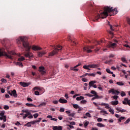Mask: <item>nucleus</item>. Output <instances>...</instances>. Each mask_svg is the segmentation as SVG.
<instances>
[{
  "label": "nucleus",
  "instance_id": "39",
  "mask_svg": "<svg viewBox=\"0 0 130 130\" xmlns=\"http://www.w3.org/2000/svg\"><path fill=\"white\" fill-rule=\"evenodd\" d=\"M5 113H6V112H5V111H3L1 112L0 113V116H5Z\"/></svg>",
  "mask_w": 130,
  "mask_h": 130
},
{
  "label": "nucleus",
  "instance_id": "44",
  "mask_svg": "<svg viewBox=\"0 0 130 130\" xmlns=\"http://www.w3.org/2000/svg\"><path fill=\"white\" fill-rule=\"evenodd\" d=\"M90 93L91 94H93V95H96V94H97V92H96L95 90H91Z\"/></svg>",
  "mask_w": 130,
  "mask_h": 130
},
{
  "label": "nucleus",
  "instance_id": "32",
  "mask_svg": "<svg viewBox=\"0 0 130 130\" xmlns=\"http://www.w3.org/2000/svg\"><path fill=\"white\" fill-rule=\"evenodd\" d=\"M84 127H86L87 126H88V124H89V121H86L85 122H84Z\"/></svg>",
  "mask_w": 130,
  "mask_h": 130
},
{
  "label": "nucleus",
  "instance_id": "10",
  "mask_svg": "<svg viewBox=\"0 0 130 130\" xmlns=\"http://www.w3.org/2000/svg\"><path fill=\"white\" fill-rule=\"evenodd\" d=\"M67 41H70L72 43V45H77V43L75 42V41L73 40L72 37L69 36L67 39Z\"/></svg>",
  "mask_w": 130,
  "mask_h": 130
},
{
  "label": "nucleus",
  "instance_id": "46",
  "mask_svg": "<svg viewBox=\"0 0 130 130\" xmlns=\"http://www.w3.org/2000/svg\"><path fill=\"white\" fill-rule=\"evenodd\" d=\"M4 108V109H5V110H8V109H9L10 107H9V106L5 105Z\"/></svg>",
  "mask_w": 130,
  "mask_h": 130
},
{
  "label": "nucleus",
  "instance_id": "52",
  "mask_svg": "<svg viewBox=\"0 0 130 130\" xmlns=\"http://www.w3.org/2000/svg\"><path fill=\"white\" fill-rule=\"evenodd\" d=\"M38 113H36L34 114V118H37L38 117Z\"/></svg>",
  "mask_w": 130,
  "mask_h": 130
},
{
  "label": "nucleus",
  "instance_id": "9",
  "mask_svg": "<svg viewBox=\"0 0 130 130\" xmlns=\"http://www.w3.org/2000/svg\"><path fill=\"white\" fill-rule=\"evenodd\" d=\"M116 46V43H111L110 42L109 44L107 45V47L108 48H114Z\"/></svg>",
  "mask_w": 130,
  "mask_h": 130
},
{
  "label": "nucleus",
  "instance_id": "40",
  "mask_svg": "<svg viewBox=\"0 0 130 130\" xmlns=\"http://www.w3.org/2000/svg\"><path fill=\"white\" fill-rule=\"evenodd\" d=\"M35 94H36L37 96H39L40 95V93L38 91H35Z\"/></svg>",
  "mask_w": 130,
  "mask_h": 130
},
{
  "label": "nucleus",
  "instance_id": "37",
  "mask_svg": "<svg viewBox=\"0 0 130 130\" xmlns=\"http://www.w3.org/2000/svg\"><path fill=\"white\" fill-rule=\"evenodd\" d=\"M111 61H112V59H110L109 60L106 61L105 62V63H106V64H107V63L109 64V63H110V62H111Z\"/></svg>",
  "mask_w": 130,
  "mask_h": 130
},
{
  "label": "nucleus",
  "instance_id": "63",
  "mask_svg": "<svg viewBox=\"0 0 130 130\" xmlns=\"http://www.w3.org/2000/svg\"><path fill=\"white\" fill-rule=\"evenodd\" d=\"M15 124V125H21V123L19 121L16 122V123Z\"/></svg>",
  "mask_w": 130,
  "mask_h": 130
},
{
  "label": "nucleus",
  "instance_id": "45",
  "mask_svg": "<svg viewBox=\"0 0 130 130\" xmlns=\"http://www.w3.org/2000/svg\"><path fill=\"white\" fill-rule=\"evenodd\" d=\"M59 111L60 112H64V108H60Z\"/></svg>",
  "mask_w": 130,
  "mask_h": 130
},
{
  "label": "nucleus",
  "instance_id": "54",
  "mask_svg": "<svg viewBox=\"0 0 130 130\" xmlns=\"http://www.w3.org/2000/svg\"><path fill=\"white\" fill-rule=\"evenodd\" d=\"M57 130H62V127L60 126H57Z\"/></svg>",
  "mask_w": 130,
  "mask_h": 130
},
{
  "label": "nucleus",
  "instance_id": "55",
  "mask_svg": "<svg viewBox=\"0 0 130 130\" xmlns=\"http://www.w3.org/2000/svg\"><path fill=\"white\" fill-rule=\"evenodd\" d=\"M108 32L109 34H110V35H111V36H113V33L112 31L108 30Z\"/></svg>",
  "mask_w": 130,
  "mask_h": 130
},
{
  "label": "nucleus",
  "instance_id": "4",
  "mask_svg": "<svg viewBox=\"0 0 130 130\" xmlns=\"http://www.w3.org/2000/svg\"><path fill=\"white\" fill-rule=\"evenodd\" d=\"M61 49H62V47L57 46L54 50L49 53V56H53V55H55V54H56L59 50H61Z\"/></svg>",
  "mask_w": 130,
  "mask_h": 130
},
{
  "label": "nucleus",
  "instance_id": "43",
  "mask_svg": "<svg viewBox=\"0 0 130 130\" xmlns=\"http://www.w3.org/2000/svg\"><path fill=\"white\" fill-rule=\"evenodd\" d=\"M1 81L2 82V83H7L8 82L6 79H5L4 78L1 79Z\"/></svg>",
  "mask_w": 130,
  "mask_h": 130
},
{
  "label": "nucleus",
  "instance_id": "14",
  "mask_svg": "<svg viewBox=\"0 0 130 130\" xmlns=\"http://www.w3.org/2000/svg\"><path fill=\"white\" fill-rule=\"evenodd\" d=\"M42 49V48H41V47H39L38 46L34 45L32 47V50H35V51H36L37 50H41Z\"/></svg>",
  "mask_w": 130,
  "mask_h": 130
},
{
  "label": "nucleus",
  "instance_id": "26",
  "mask_svg": "<svg viewBox=\"0 0 130 130\" xmlns=\"http://www.w3.org/2000/svg\"><path fill=\"white\" fill-rule=\"evenodd\" d=\"M18 61H23V60H25V57L21 56L20 58L18 59Z\"/></svg>",
  "mask_w": 130,
  "mask_h": 130
},
{
  "label": "nucleus",
  "instance_id": "58",
  "mask_svg": "<svg viewBox=\"0 0 130 130\" xmlns=\"http://www.w3.org/2000/svg\"><path fill=\"white\" fill-rule=\"evenodd\" d=\"M97 120L98 122H101V121H102V118H98Z\"/></svg>",
  "mask_w": 130,
  "mask_h": 130
},
{
  "label": "nucleus",
  "instance_id": "27",
  "mask_svg": "<svg viewBox=\"0 0 130 130\" xmlns=\"http://www.w3.org/2000/svg\"><path fill=\"white\" fill-rule=\"evenodd\" d=\"M73 106L74 108H75V109H78L80 107V106H79L78 104H73Z\"/></svg>",
  "mask_w": 130,
  "mask_h": 130
},
{
  "label": "nucleus",
  "instance_id": "36",
  "mask_svg": "<svg viewBox=\"0 0 130 130\" xmlns=\"http://www.w3.org/2000/svg\"><path fill=\"white\" fill-rule=\"evenodd\" d=\"M3 120L4 122H6L7 121V116H3Z\"/></svg>",
  "mask_w": 130,
  "mask_h": 130
},
{
  "label": "nucleus",
  "instance_id": "42",
  "mask_svg": "<svg viewBox=\"0 0 130 130\" xmlns=\"http://www.w3.org/2000/svg\"><path fill=\"white\" fill-rule=\"evenodd\" d=\"M112 98H113V99H114L115 100H117V99L118 98V96L114 95V96H112Z\"/></svg>",
  "mask_w": 130,
  "mask_h": 130
},
{
  "label": "nucleus",
  "instance_id": "20",
  "mask_svg": "<svg viewBox=\"0 0 130 130\" xmlns=\"http://www.w3.org/2000/svg\"><path fill=\"white\" fill-rule=\"evenodd\" d=\"M96 125L99 126V127H105V125L101 123H98Z\"/></svg>",
  "mask_w": 130,
  "mask_h": 130
},
{
  "label": "nucleus",
  "instance_id": "41",
  "mask_svg": "<svg viewBox=\"0 0 130 130\" xmlns=\"http://www.w3.org/2000/svg\"><path fill=\"white\" fill-rule=\"evenodd\" d=\"M35 124V121H32L31 122H28L27 124Z\"/></svg>",
  "mask_w": 130,
  "mask_h": 130
},
{
  "label": "nucleus",
  "instance_id": "22",
  "mask_svg": "<svg viewBox=\"0 0 130 130\" xmlns=\"http://www.w3.org/2000/svg\"><path fill=\"white\" fill-rule=\"evenodd\" d=\"M76 100L77 101H80V100H84V96H80L79 97H77L76 98Z\"/></svg>",
  "mask_w": 130,
  "mask_h": 130
},
{
  "label": "nucleus",
  "instance_id": "60",
  "mask_svg": "<svg viewBox=\"0 0 130 130\" xmlns=\"http://www.w3.org/2000/svg\"><path fill=\"white\" fill-rule=\"evenodd\" d=\"M27 101H29V102H32V101H33V100H32V99H31V98H28L27 99Z\"/></svg>",
  "mask_w": 130,
  "mask_h": 130
},
{
  "label": "nucleus",
  "instance_id": "57",
  "mask_svg": "<svg viewBox=\"0 0 130 130\" xmlns=\"http://www.w3.org/2000/svg\"><path fill=\"white\" fill-rule=\"evenodd\" d=\"M64 97L66 98V99L68 100L69 99V94L66 93L64 95Z\"/></svg>",
  "mask_w": 130,
  "mask_h": 130
},
{
  "label": "nucleus",
  "instance_id": "51",
  "mask_svg": "<svg viewBox=\"0 0 130 130\" xmlns=\"http://www.w3.org/2000/svg\"><path fill=\"white\" fill-rule=\"evenodd\" d=\"M121 96L122 97H123L124 96H125V92H124V91H121Z\"/></svg>",
  "mask_w": 130,
  "mask_h": 130
},
{
  "label": "nucleus",
  "instance_id": "7",
  "mask_svg": "<svg viewBox=\"0 0 130 130\" xmlns=\"http://www.w3.org/2000/svg\"><path fill=\"white\" fill-rule=\"evenodd\" d=\"M90 48L93 49L94 48V46H91V47H84L83 48V50L84 51H86L87 53H90V52H92V51L90 49Z\"/></svg>",
  "mask_w": 130,
  "mask_h": 130
},
{
  "label": "nucleus",
  "instance_id": "21",
  "mask_svg": "<svg viewBox=\"0 0 130 130\" xmlns=\"http://www.w3.org/2000/svg\"><path fill=\"white\" fill-rule=\"evenodd\" d=\"M37 90L38 91H41V89L40 88V87L36 86L33 88L34 91H36Z\"/></svg>",
  "mask_w": 130,
  "mask_h": 130
},
{
  "label": "nucleus",
  "instance_id": "1",
  "mask_svg": "<svg viewBox=\"0 0 130 130\" xmlns=\"http://www.w3.org/2000/svg\"><path fill=\"white\" fill-rule=\"evenodd\" d=\"M94 15H93V22H95L98 20H99L100 18H102V19H105V18H107L108 16L109 13H111V12H115V15L116 14H117L118 13V11H117V9L116 8H114L113 9V7L110 8V7H105L104 8V11L101 13L100 14L98 13V11H96V10H94Z\"/></svg>",
  "mask_w": 130,
  "mask_h": 130
},
{
  "label": "nucleus",
  "instance_id": "59",
  "mask_svg": "<svg viewBox=\"0 0 130 130\" xmlns=\"http://www.w3.org/2000/svg\"><path fill=\"white\" fill-rule=\"evenodd\" d=\"M28 118H29V119L33 118V115L30 114V115H29Z\"/></svg>",
  "mask_w": 130,
  "mask_h": 130
},
{
  "label": "nucleus",
  "instance_id": "38",
  "mask_svg": "<svg viewBox=\"0 0 130 130\" xmlns=\"http://www.w3.org/2000/svg\"><path fill=\"white\" fill-rule=\"evenodd\" d=\"M78 109V113H80V112H81V111H82L83 110V108L80 107H79Z\"/></svg>",
  "mask_w": 130,
  "mask_h": 130
},
{
  "label": "nucleus",
  "instance_id": "24",
  "mask_svg": "<svg viewBox=\"0 0 130 130\" xmlns=\"http://www.w3.org/2000/svg\"><path fill=\"white\" fill-rule=\"evenodd\" d=\"M71 71H74V72H78L79 71V69H77V68L75 67H71Z\"/></svg>",
  "mask_w": 130,
  "mask_h": 130
},
{
  "label": "nucleus",
  "instance_id": "30",
  "mask_svg": "<svg viewBox=\"0 0 130 130\" xmlns=\"http://www.w3.org/2000/svg\"><path fill=\"white\" fill-rule=\"evenodd\" d=\"M30 114H31V113L25 114V115L23 117V119H25L26 118V117H27L28 116H29V115H30Z\"/></svg>",
  "mask_w": 130,
  "mask_h": 130
},
{
  "label": "nucleus",
  "instance_id": "3",
  "mask_svg": "<svg viewBox=\"0 0 130 130\" xmlns=\"http://www.w3.org/2000/svg\"><path fill=\"white\" fill-rule=\"evenodd\" d=\"M15 55H16V53L13 51H10L6 53V52L0 49V57L2 56H7L10 59H13V56Z\"/></svg>",
  "mask_w": 130,
  "mask_h": 130
},
{
  "label": "nucleus",
  "instance_id": "6",
  "mask_svg": "<svg viewBox=\"0 0 130 130\" xmlns=\"http://www.w3.org/2000/svg\"><path fill=\"white\" fill-rule=\"evenodd\" d=\"M109 94L112 93L113 95H119L120 92L118 90H115L114 88L111 89L110 90L108 91Z\"/></svg>",
  "mask_w": 130,
  "mask_h": 130
},
{
  "label": "nucleus",
  "instance_id": "34",
  "mask_svg": "<svg viewBox=\"0 0 130 130\" xmlns=\"http://www.w3.org/2000/svg\"><path fill=\"white\" fill-rule=\"evenodd\" d=\"M109 26H110V29L111 30V31H114V29L113 28V26L109 24V22L108 23Z\"/></svg>",
  "mask_w": 130,
  "mask_h": 130
},
{
  "label": "nucleus",
  "instance_id": "19",
  "mask_svg": "<svg viewBox=\"0 0 130 130\" xmlns=\"http://www.w3.org/2000/svg\"><path fill=\"white\" fill-rule=\"evenodd\" d=\"M25 105H26V106H28V107H36V106L33 105V104L26 103Z\"/></svg>",
  "mask_w": 130,
  "mask_h": 130
},
{
  "label": "nucleus",
  "instance_id": "8",
  "mask_svg": "<svg viewBox=\"0 0 130 130\" xmlns=\"http://www.w3.org/2000/svg\"><path fill=\"white\" fill-rule=\"evenodd\" d=\"M39 72L42 74V75H45L46 74V71H45V68L43 66H41L39 67Z\"/></svg>",
  "mask_w": 130,
  "mask_h": 130
},
{
  "label": "nucleus",
  "instance_id": "31",
  "mask_svg": "<svg viewBox=\"0 0 130 130\" xmlns=\"http://www.w3.org/2000/svg\"><path fill=\"white\" fill-rule=\"evenodd\" d=\"M109 111L112 114H114V110H113V109H111V108L109 109Z\"/></svg>",
  "mask_w": 130,
  "mask_h": 130
},
{
  "label": "nucleus",
  "instance_id": "64",
  "mask_svg": "<svg viewBox=\"0 0 130 130\" xmlns=\"http://www.w3.org/2000/svg\"><path fill=\"white\" fill-rule=\"evenodd\" d=\"M115 55L114 54H111L109 56V58H112V57H114Z\"/></svg>",
  "mask_w": 130,
  "mask_h": 130
},
{
  "label": "nucleus",
  "instance_id": "16",
  "mask_svg": "<svg viewBox=\"0 0 130 130\" xmlns=\"http://www.w3.org/2000/svg\"><path fill=\"white\" fill-rule=\"evenodd\" d=\"M58 102H59V103H62V104H63L64 103H68V101L67 100H64L60 98L58 100Z\"/></svg>",
  "mask_w": 130,
  "mask_h": 130
},
{
  "label": "nucleus",
  "instance_id": "25",
  "mask_svg": "<svg viewBox=\"0 0 130 130\" xmlns=\"http://www.w3.org/2000/svg\"><path fill=\"white\" fill-rule=\"evenodd\" d=\"M17 66H19V67H20L21 68H23V63L21 62H17L16 63Z\"/></svg>",
  "mask_w": 130,
  "mask_h": 130
},
{
  "label": "nucleus",
  "instance_id": "17",
  "mask_svg": "<svg viewBox=\"0 0 130 130\" xmlns=\"http://www.w3.org/2000/svg\"><path fill=\"white\" fill-rule=\"evenodd\" d=\"M96 83V81H92L89 82L88 85H89V89L91 88V87H93L94 84Z\"/></svg>",
  "mask_w": 130,
  "mask_h": 130
},
{
  "label": "nucleus",
  "instance_id": "61",
  "mask_svg": "<svg viewBox=\"0 0 130 130\" xmlns=\"http://www.w3.org/2000/svg\"><path fill=\"white\" fill-rule=\"evenodd\" d=\"M94 98L95 99H99L100 96L98 95H97V94H96L94 95Z\"/></svg>",
  "mask_w": 130,
  "mask_h": 130
},
{
  "label": "nucleus",
  "instance_id": "23",
  "mask_svg": "<svg viewBox=\"0 0 130 130\" xmlns=\"http://www.w3.org/2000/svg\"><path fill=\"white\" fill-rule=\"evenodd\" d=\"M124 119H125V117H121L118 119V122H121L122 120H124Z\"/></svg>",
  "mask_w": 130,
  "mask_h": 130
},
{
  "label": "nucleus",
  "instance_id": "35",
  "mask_svg": "<svg viewBox=\"0 0 130 130\" xmlns=\"http://www.w3.org/2000/svg\"><path fill=\"white\" fill-rule=\"evenodd\" d=\"M130 121V118H128L124 122V124H126L127 123H128Z\"/></svg>",
  "mask_w": 130,
  "mask_h": 130
},
{
  "label": "nucleus",
  "instance_id": "12",
  "mask_svg": "<svg viewBox=\"0 0 130 130\" xmlns=\"http://www.w3.org/2000/svg\"><path fill=\"white\" fill-rule=\"evenodd\" d=\"M46 54L45 51H42V52H38V57H42L43 55Z\"/></svg>",
  "mask_w": 130,
  "mask_h": 130
},
{
  "label": "nucleus",
  "instance_id": "2",
  "mask_svg": "<svg viewBox=\"0 0 130 130\" xmlns=\"http://www.w3.org/2000/svg\"><path fill=\"white\" fill-rule=\"evenodd\" d=\"M17 43L18 44H22L23 47L25 48V52L24 54V56L25 57H28L29 59L33 57V53L30 52V49H31V46L29 45L28 42V39L25 37H20L17 40Z\"/></svg>",
  "mask_w": 130,
  "mask_h": 130
},
{
  "label": "nucleus",
  "instance_id": "5",
  "mask_svg": "<svg viewBox=\"0 0 130 130\" xmlns=\"http://www.w3.org/2000/svg\"><path fill=\"white\" fill-rule=\"evenodd\" d=\"M98 65L97 64H91V65H88V66H86L84 65L83 68V69H84V70H88L89 71H90V69H95V68H97Z\"/></svg>",
  "mask_w": 130,
  "mask_h": 130
},
{
  "label": "nucleus",
  "instance_id": "62",
  "mask_svg": "<svg viewBox=\"0 0 130 130\" xmlns=\"http://www.w3.org/2000/svg\"><path fill=\"white\" fill-rule=\"evenodd\" d=\"M82 81L83 82H88V79H86V78H82Z\"/></svg>",
  "mask_w": 130,
  "mask_h": 130
},
{
  "label": "nucleus",
  "instance_id": "50",
  "mask_svg": "<svg viewBox=\"0 0 130 130\" xmlns=\"http://www.w3.org/2000/svg\"><path fill=\"white\" fill-rule=\"evenodd\" d=\"M81 103H82V104H86L87 101L86 100H82L81 101Z\"/></svg>",
  "mask_w": 130,
  "mask_h": 130
},
{
  "label": "nucleus",
  "instance_id": "48",
  "mask_svg": "<svg viewBox=\"0 0 130 130\" xmlns=\"http://www.w3.org/2000/svg\"><path fill=\"white\" fill-rule=\"evenodd\" d=\"M100 105H101L102 106H106V105H108V104L102 103Z\"/></svg>",
  "mask_w": 130,
  "mask_h": 130
},
{
  "label": "nucleus",
  "instance_id": "29",
  "mask_svg": "<svg viewBox=\"0 0 130 130\" xmlns=\"http://www.w3.org/2000/svg\"><path fill=\"white\" fill-rule=\"evenodd\" d=\"M106 72L108 74H111V75H113V72L110 71V69H106Z\"/></svg>",
  "mask_w": 130,
  "mask_h": 130
},
{
  "label": "nucleus",
  "instance_id": "33",
  "mask_svg": "<svg viewBox=\"0 0 130 130\" xmlns=\"http://www.w3.org/2000/svg\"><path fill=\"white\" fill-rule=\"evenodd\" d=\"M116 84L117 85H118V86H123V85H124L123 83L120 82H117Z\"/></svg>",
  "mask_w": 130,
  "mask_h": 130
},
{
  "label": "nucleus",
  "instance_id": "49",
  "mask_svg": "<svg viewBox=\"0 0 130 130\" xmlns=\"http://www.w3.org/2000/svg\"><path fill=\"white\" fill-rule=\"evenodd\" d=\"M85 115L86 116H87V117H91V114L89 113H86Z\"/></svg>",
  "mask_w": 130,
  "mask_h": 130
},
{
  "label": "nucleus",
  "instance_id": "18",
  "mask_svg": "<svg viewBox=\"0 0 130 130\" xmlns=\"http://www.w3.org/2000/svg\"><path fill=\"white\" fill-rule=\"evenodd\" d=\"M111 105H113L114 106H115V105H117L118 104V101H114L111 102Z\"/></svg>",
  "mask_w": 130,
  "mask_h": 130
},
{
  "label": "nucleus",
  "instance_id": "56",
  "mask_svg": "<svg viewBox=\"0 0 130 130\" xmlns=\"http://www.w3.org/2000/svg\"><path fill=\"white\" fill-rule=\"evenodd\" d=\"M105 108L106 109H110L111 108L109 107V105L108 104V105H106Z\"/></svg>",
  "mask_w": 130,
  "mask_h": 130
},
{
  "label": "nucleus",
  "instance_id": "28",
  "mask_svg": "<svg viewBox=\"0 0 130 130\" xmlns=\"http://www.w3.org/2000/svg\"><path fill=\"white\" fill-rule=\"evenodd\" d=\"M121 60L123 62H125L126 63H127V61L126 60V59H125V58L124 57H122L121 58Z\"/></svg>",
  "mask_w": 130,
  "mask_h": 130
},
{
  "label": "nucleus",
  "instance_id": "53",
  "mask_svg": "<svg viewBox=\"0 0 130 130\" xmlns=\"http://www.w3.org/2000/svg\"><path fill=\"white\" fill-rule=\"evenodd\" d=\"M24 126H27L28 127H31V124H28V123H27L26 124H25L24 125Z\"/></svg>",
  "mask_w": 130,
  "mask_h": 130
},
{
  "label": "nucleus",
  "instance_id": "15",
  "mask_svg": "<svg viewBox=\"0 0 130 130\" xmlns=\"http://www.w3.org/2000/svg\"><path fill=\"white\" fill-rule=\"evenodd\" d=\"M116 110L119 111V112H121V113H123V112H126V110L121 109V108H116Z\"/></svg>",
  "mask_w": 130,
  "mask_h": 130
},
{
  "label": "nucleus",
  "instance_id": "13",
  "mask_svg": "<svg viewBox=\"0 0 130 130\" xmlns=\"http://www.w3.org/2000/svg\"><path fill=\"white\" fill-rule=\"evenodd\" d=\"M30 83H26V82H20V85H21L22 87H24V88L26 87H28L29 85H30Z\"/></svg>",
  "mask_w": 130,
  "mask_h": 130
},
{
  "label": "nucleus",
  "instance_id": "11",
  "mask_svg": "<svg viewBox=\"0 0 130 130\" xmlns=\"http://www.w3.org/2000/svg\"><path fill=\"white\" fill-rule=\"evenodd\" d=\"M10 96H13L14 98H17V97H18V94H17V91H16V89L11 90V93H10Z\"/></svg>",
  "mask_w": 130,
  "mask_h": 130
},
{
  "label": "nucleus",
  "instance_id": "47",
  "mask_svg": "<svg viewBox=\"0 0 130 130\" xmlns=\"http://www.w3.org/2000/svg\"><path fill=\"white\" fill-rule=\"evenodd\" d=\"M68 116H72V117H74L75 116V113H72L71 114H69Z\"/></svg>",
  "mask_w": 130,
  "mask_h": 130
}]
</instances>
